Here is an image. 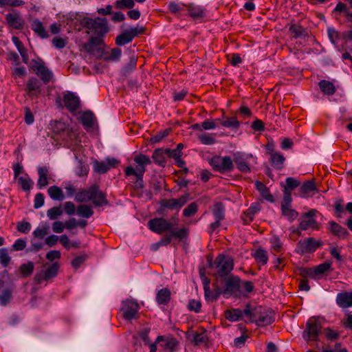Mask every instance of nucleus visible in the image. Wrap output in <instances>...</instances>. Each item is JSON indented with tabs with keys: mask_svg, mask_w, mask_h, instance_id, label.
Here are the masks:
<instances>
[{
	"mask_svg": "<svg viewBox=\"0 0 352 352\" xmlns=\"http://www.w3.org/2000/svg\"><path fill=\"white\" fill-rule=\"evenodd\" d=\"M137 164L135 168L132 166H127L124 170L125 175L129 177L133 175L136 177L134 183L135 188L142 189L144 188L143 175L146 172V166L151 164V160L148 155L139 154L133 159Z\"/></svg>",
	"mask_w": 352,
	"mask_h": 352,
	"instance_id": "f257e3e1",
	"label": "nucleus"
},
{
	"mask_svg": "<svg viewBox=\"0 0 352 352\" xmlns=\"http://www.w3.org/2000/svg\"><path fill=\"white\" fill-rule=\"evenodd\" d=\"M81 25L88 29L89 31L88 34L91 33L92 37L99 38L102 40L109 31L107 20L105 18L96 17L91 19L89 17H84L80 22Z\"/></svg>",
	"mask_w": 352,
	"mask_h": 352,
	"instance_id": "f03ea898",
	"label": "nucleus"
},
{
	"mask_svg": "<svg viewBox=\"0 0 352 352\" xmlns=\"http://www.w3.org/2000/svg\"><path fill=\"white\" fill-rule=\"evenodd\" d=\"M210 267L217 278H226L234 268V261L230 256L221 254L215 258Z\"/></svg>",
	"mask_w": 352,
	"mask_h": 352,
	"instance_id": "7ed1b4c3",
	"label": "nucleus"
},
{
	"mask_svg": "<svg viewBox=\"0 0 352 352\" xmlns=\"http://www.w3.org/2000/svg\"><path fill=\"white\" fill-rule=\"evenodd\" d=\"M23 63H25L41 78L45 85L49 83L52 79L53 72L49 69L41 59H32L29 60L28 55L23 50Z\"/></svg>",
	"mask_w": 352,
	"mask_h": 352,
	"instance_id": "20e7f679",
	"label": "nucleus"
},
{
	"mask_svg": "<svg viewBox=\"0 0 352 352\" xmlns=\"http://www.w3.org/2000/svg\"><path fill=\"white\" fill-rule=\"evenodd\" d=\"M324 320L320 317H311L306 323L302 333L303 338L307 341H318L319 336L322 332Z\"/></svg>",
	"mask_w": 352,
	"mask_h": 352,
	"instance_id": "39448f33",
	"label": "nucleus"
},
{
	"mask_svg": "<svg viewBox=\"0 0 352 352\" xmlns=\"http://www.w3.org/2000/svg\"><path fill=\"white\" fill-rule=\"evenodd\" d=\"M209 164L214 171L221 174L234 170L233 161L230 156L214 155L210 160Z\"/></svg>",
	"mask_w": 352,
	"mask_h": 352,
	"instance_id": "423d86ee",
	"label": "nucleus"
},
{
	"mask_svg": "<svg viewBox=\"0 0 352 352\" xmlns=\"http://www.w3.org/2000/svg\"><path fill=\"white\" fill-rule=\"evenodd\" d=\"M190 199V194L186 192L181 195L178 199H165L161 201L160 214L164 215V211L166 209L170 210H179L184 206L187 201Z\"/></svg>",
	"mask_w": 352,
	"mask_h": 352,
	"instance_id": "0eeeda50",
	"label": "nucleus"
},
{
	"mask_svg": "<svg viewBox=\"0 0 352 352\" xmlns=\"http://www.w3.org/2000/svg\"><path fill=\"white\" fill-rule=\"evenodd\" d=\"M225 318L230 322H236L242 320L243 316H254L253 306L248 303L245 305V309L241 310L238 308H232L224 311Z\"/></svg>",
	"mask_w": 352,
	"mask_h": 352,
	"instance_id": "6e6552de",
	"label": "nucleus"
},
{
	"mask_svg": "<svg viewBox=\"0 0 352 352\" xmlns=\"http://www.w3.org/2000/svg\"><path fill=\"white\" fill-rule=\"evenodd\" d=\"M318 212L315 209L310 210L308 212L303 214L300 217L299 226L302 230L311 228L313 230H319L320 225L316 221V215Z\"/></svg>",
	"mask_w": 352,
	"mask_h": 352,
	"instance_id": "1a4fd4ad",
	"label": "nucleus"
},
{
	"mask_svg": "<svg viewBox=\"0 0 352 352\" xmlns=\"http://www.w3.org/2000/svg\"><path fill=\"white\" fill-rule=\"evenodd\" d=\"M147 226L151 231L157 234H162L170 231L173 227L172 223L162 217H156L149 220L147 223Z\"/></svg>",
	"mask_w": 352,
	"mask_h": 352,
	"instance_id": "9d476101",
	"label": "nucleus"
},
{
	"mask_svg": "<svg viewBox=\"0 0 352 352\" xmlns=\"http://www.w3.org/2000/svg\"><path fill=\"white\" fill-rule=\"evenodd\" d=\"M140 309L139 304L133 300H126L122 302L121 311L125 319L131 320L138 318V311Z\"/></svg>",
	"mask_w": 352,
	"mask_h": 352,
	"instance_id": "9b49d317",
	"label": "nucleus"
},
{
	"mask_svg": "<svg viewBox=\"0 0 352 352\" xmlns=\"http://www.w3.org/2000/svg\"><path fill=\"white\" fill-rule=\"evenodd\" d=\"M6 60L11 63L12 76L16 80L22 78V66L20 57L15 52H10L6 54Z\"/></svg>",
	"mask_w": 352,
	"mask_h": 352,
	"instance_id": "f8f14e48",
	"label": "nucleus"
},
{
	"mask_svg": "<svg viewBox=\"0 0 352 352\" xmlns=\"http://www.w3.org/2000/svg\"><path fill=\"white\" fill-rule=\"evenodd\" d=\"M45 267V270L44 271L35 276V279L38 283H41L43 280H48L56 276L60 265L58 261H55L51 264L46 263Z\"/></svg>",
	"mask_w": 352,
	"mask_h": 352,
	"instance_id": "ddd939ff",
	"label": "nucleus"
},
{
	"mask_svg": "<svg viewBox=\"0 0 352 352\" xmlns=\"http://www.w3.org/2000/svg\"><path fill=\"white\" fill-rule=\"evenodd\" d=\"M143 32L144 29L142 28H138L137 27L131 28L128 31L124 32L116 36V44L118 46H123L128 44L131 43L135 36L142 34Z\"/></svg>",
	"mask_w": 352,
	"mask_h": 352,
	"instance_id": "4468645a",
	"label": "nucleus"
},
{
	"mask_svg": "<svg viewBox=\"0 0 352 352\" xmlns=\"http://www.w3.org/2000/svg\"><path fill=\"white\" fill-rule=\"evenodd\" d=\"M252 157L251 154H246L241 152H236L233 154V162L236 165L237 168L243 173L250 172L248 164L250 158Z\"/></svg>",
	"mask_w": 352,
	"mask_h": 352,
	"instance_id": "2eb2a0df",
	"label": "nucleus"
},
{
	"mask_svg": "<svg viewBox=\"0 0 352 352\" xmlns=\"http://www.w3.org/2000/svg\"><path fill=\"white\" fill-rule=\"evenodd\" d=\"M253 316H250L249 320L255 322L258 326H267L274 322V316L271 312H264L260 316L258 315L260 311L257 310V307H253Z\"/></svg>",
	"mask_w": 352,
	"mask_h": 352,
	"instance_id": "dca6fc26",
	"label": "nucleus"
},
{
	"mask_svg": "<svg viewBox=\"0 0 352 352\" xmlns=\"http://www.w3.org/2000/svg\"><path fill=\"white\" fill-rule=\"evenodd\" d=\"M241 290V279L236 276H230L226 279L222 294L224 296L232 295Z\"/></svg>",
	"mask_w": 352,
	"mask_h": 352,
	"instance_id": "f3484780",
	"label": "nucleus"
},
{
	"mask_svg": "<svg viewBox=\"0 0 352 352\" xmlns=\"http://www.w3.org/2000/svg\"><path fill=\"white\" fill-rule=\"evenodd\" d=\"M42 83L36 78H31L27 82L25 91L32 100L37 98L41 92Z\"/></svg>",
	"mask_w": 352,
	"mask_h": 352,
	"instance_id": "a211bd4d",
	"label": "nucleus"
},
{
	"mask_svg": "<svg viewBox=\"0 0 352 352\" xmlns=\"http://www.w3.org/2000/svg\"><path fill=\"white\" fill-rule=\"evenodd\" d=\"M7 25L13 30L22 29V17L21 12L16 9L12 8L10 12L6 15Z\"/></svg>",
	"mask_w": 352,
	"mask_h": 352,
	"instance_id": "6ab92c4d",
	"label": "nucleus"
},
{
	"mask_svg": "<svg viewBox=\"0 0 352 352\" xmlns=\"http://www.w3.org/2000/svg\"><path fill=\"white\" fill-rule=\"evenodd\" d=\"M57 132L61 133L62 139L66 142L71 144H77V137L76 133L72 129L67 127L64 123L59 122L58 124Z\"/></svg>",
	"mask_w": 352,
	"mask_h": 352,
	"instance_id": "aec40b11",
	"label": "nucleus"
},
{
	"mask_svg": "<svg viewBox=\"0 0 352 352\" xmlns=\"http://www.w3.org/2000/svg\"><path fill=\"white\" fill-rule=\"evenodd\" d=\"M65 108L71 113H74L80 107L79 98L72 92H67L63 96Z\"/></svg>",
	"mask_w": 352,
	"mask_h": 352,
	"instance_id": "412c9836",
	"label": "nucleus"
},
{
	"mask_svg": "<svg viewBox=\"0 0 352 352\" xmlns=\"http://www.w3.org/2000/svg\"><path fill=\"white\" fill-rule=\"evenodd\" d=\"M5 283L4 277L0 274V304L3 306L10 302L12 296L11 290Z\"/></svg>",
	"mask_w": 352,
	"mask_h": 352,
	"instance_id": "4be33fe9",
	"label": "nucleus"
},
{
	"mask_svg": "<svg viewBox=\"0 0 352 352\" xmlns=\"http://www.w3.org/2000/svg\"><path fill=\"white\" fill-rule=\"evenodd\" d=\"M336 303L341 308L352 307V292H342L337 294Z\"/></svg>",
	"mask_w": 352,
	"mask_h": 352,
	"instance_id": "5701e85b",
	"label": "nucleus"
},
{
	"mask_svg": "<svg viewBox=\"0 0 352 352\" xmlns=\"http://www.w3.org/2000/svg\"><path fill=\"white\" fill-rule=\"evenodd\" d=\"M95 185L91 186L88 189H82L76 194L75 199L76 201L82 203L91 201L94 199V195L96 192Z\"/></svg>",
	"mask_w": 352,
	"mask_h": 352,
	"instance_id": "b1692460",
	"label": "nucleus"
},
{
	"mask_svg": "<svg viewBox=\"0 0 352 352\" xmlns=\"http://www.w3.org/2000/svg\"><path fill=\"white\" fill-rule=\"evenodd\" d=\"M38 178L37 180V186L38 189H42L49 184L48 179L50 177V171L47 167L41 166L38 168Z\"/></svg>",
	"mask_w": 352,
	"mask_h": 352,
	"instance_id": "393cba45",
	"label": "nucleus"
},
{
	"mask_svg": "<svg viewBox=\"0 0 352 352\" xmlns=\"http://www.w3.org/2000/svg\"><path fill=\"white\" fill-rule=\"evenodd\" d=\"M96 192L94 195V199L91 200L95 206L100 207L109 204V201L106 197L104 192L100 190L99 186L95 184Z\"/></svg>",
	"mask_w": 352,
	"mask_h": 352,
	"instance_id": "a878e982",
	"label": "nucleus"
},
{
	"mask_svg": "<svg viewBox=\"0 0 352 352\" xmlns=\"http://www.w3.org/2000/svg\"><path fill=\"white\" fill-rule=\"evenodd\" d=\"M31 28L34 33L41 38H47L49 34L43 23L37 19H34L31 23Z\"/></svg>",
	"mask_w": 352,
	"mask_h": 352,
	"instance_id": "bb28decb",
	"label": "nucleus"
},
{
	"mask_svg": "<svg viewBox=\"0 0 352 352\" xmlns=\"http://www.w3.org/2000/svg\"><path fill=\"white\" fill-rule=\"evenodd\" d=\"M329 224L330 230L334 235L337 236L340 239L344 240L346 239L349 234L346 228L334 221H331Z\"/></svg>",
	"mask_w": 352,
	"mask_h": 352,
	"instance_id": "cd10ccee",
	"label": "nucleus"
},
{
	"mask_svg": "<svg viewBox=\"0 0 352 352\" xmlns=\"http://www.w3.org/2000/svg\"><path fill=\"white\" fill-rule=\"evenodd\" d=\"M170 291L168 288L160 289L156 295V301L159 305H166L170 300Z\"/></svg>",
	"mask_w": 352,
	"mask_h": 352,
	"instance_id": "c85d7f7f",
	"label": "nucleus"
},
{
	"mask_svg": "<svg viewBox=\"0 0 352 352\" xmlns=\"http://www.w3.org/2000/svg\"><path fill=\"white\" fill-rule=\"evenodd\" d=\"M285 160V158L283 155L279 153H271L270 162L271 163L272 166L276 170H280L283 168Z\"/></svg>",
	"mask_w": 352,
	"mask_h": 352,
	"instance_id": "c756f323",
	"label": "nucleus"
},
{
	"mask_svg": "<svg viewBox=\"0 0 352 352\" xmlns=\"http://www.w3.org/2000/svg\"><path fill=\"white\" fill-rule=\"evenodd\" d=\"M252 256L259 265H265L268 261V255L267 251L258 248L252 252Z\"/></svg>",
	"mask_w": 352,
	"mask_h": 352,
	"instance_id": "7c9ffc66",
	"label": "nucleus"
},
{
	"mask_svg": "<svg viewBox=\"0 0 352 352\" xmlns=\"http://www.w3.org/2000/svg\"><path fill=\"white\" fill-rule=\"evenodd\" d=\"M318 85L321 91L325 95L331 96L336 91L335 85L329 80H322L318 82Z\"/></svg>",
	"mask_w": 352,
	"mask_h": 352,
	"instance_id": "2f4dec72",
	"label": "nucleus"
},
{
	"mask_svg": "<svg viewBox=\"0 0 352 352\" xmlns=\"http://www.w3.org/2000/svg\"><path fill=\"white\" fill-rule=\"evenodd\" d=\"M47 193L50 198L55 201H63L65 195L62 189L56 186H52L47 189Z\"/></svg>",
	"mask_w": 352,
	"mask_h": 352,
	"instance_id": "473e14b6",
	"label": "nucleus"
},
{
	"mask_svg": "<svg viewBox=\"0 0 352 352\" xmlns=\"http://www.w3.org/2000/svg\"><path fill=\"white\" fill-rule=\"evenodd\" d=\"M94 120V115L91 111H85L80 116V122L85 128L93 127Z\"/></svg>",
	"mask_w": 352,
	"mask_h": 352,
	"instance_id": "72a5a7b5",
	"label": "nucleus"
},
{
	"mask_svg": "<svg viewBox=\"0 0 352 352\" xmlns=\"http://www.w3.org/2000/svg\"><path fill=\"white\" fill-rule=\"evenodd\" d=\"M321 243H300L298 247L296 252L301 254L311 253L315 252Z\"/></svg>",
	"mask_w": 352,
	"mask_h": 352,
	"instance_id": "f704fd0d",
	"label": "nucleus"
},
{
	"mask_svg": "<svg viewBox=\"0 0 352 352\" xmlns=\"http://www.w3.org/2000/svg\"><path fill=\"white\" fill-rule=\"evenodd\" d=\"M165 155H166V149H155L153 153L152 158L157 164L164 166L166 162Z\"/></svg>",
	"mask_w": 352,
	"mask_h": 352,
	"instance_id": "c9c22d12",
	"label": "nucleus"
},
{
	"mask_svg": "<svg viewBox=\"0 0 352 352\" xmlns=\"http://www.w3.org/2000/svg\"><path fill=\"white\" fill-rule=\"evenodd\" d=\"M223 118H224L223 116ZM220 124L231 129H238L240 127V122L236 117H226L223 121H221Z\"/></svg>",
	"mask_w": 352,
	"mask_h": 352,
	"instance_id": "e433bc0d",
	"label": "nucleus"
},
{
	"mask_svg": "<svg viewBox=\"0 0 352 352\" xmlns=\"http://www.w3.org/2000/svg\"><path fill=\"white\" fill-rule=\"evenodd\" d=\"M103 43L102 40H100L99 38L91 36L88 42L83 44V48L88 53H92L94 51V46L100 45Z\"/></svg>",
	"mask_w": 352,
	"mask_h": 352,
	"instance_id": "4c0bfd02",
	"label": "nucleus"
},
{
	"mask_svg": "<svg viewBox=\"0 0 352 352\" xmlns=\"http://www.w3.org/2000/svg\"><path fill=\"white\" fill-rule=\"evenodd\" d=\"M289 32L292 33L293 36L296 38L306 36L307 32L306 30L299 24H293L289 28Z\"/></svg>",
	"mask_w": 352,
	"mask_h": 352,
	"instance_id": "58836bf2",
	"label": "nucleus"
},
{
	"mask_svg": "<svg viewBox=\"0 0 352 352\" xmlns=\"http://www.w3.org/2000/svg\"><path fill=\"white\" fill-rule=\"evenodd\" d=\"M189 15L193 18H201L204 16V10L197 6L193 4L186 5Z\"/></svg>",
	"mask_w": 352,
	"mask_h": 352,
	"instance_id": "ea45409f",
	"label": "nucleus"
},
{
	"mask_svg": "<svg viewBox=\"0 0 352 352\" xmlns=\"http://www.w3.org/2000/svg\"><path fill=\"white\" fill-rule=\"evenodd\" d=\"M77 214L83 218H89L94 214L91 207L87 205H80L76 208Z\"/></svg>",
	"mask_w": 352,
	"mask_h": 352,
	"instance_id": "a19ab883",
	"label": "nucleus"
},
{
	"mask_svg": "<svg viewBox=\"0 0 352 352\" xmlns=\"http://www.w3.org/2000/svg\"><path fill=\"white\" fill-rule=\"evenodd\" d=\"M332 262L326 261L325 262L314 267V274L316 276L324 274L325 272L331 270Z\"/></svg>",
	"mask_w": 352,
	"mask_h": 352,
	"instance_id": "79ce46f5",
	"label": "nucleus"
},
{
	"mask_svg": "<svg viewBox=\"0 0 352 352\" xmlns=\"http://www.w3.org/2000/svg\"><path fill=\"white\" fill-rule=\"evenodd\" d=\"M89 166L82 159L78 160L77 166L75 168V173L78 177L87 176L89 173Z\"/></svg>",
	"mask_w": 352,
	"mask_h": 352,
	"instance_id": "37998d69",
	"label": "nucleus"
},
{
	"mask_svg": "<svg viewBox=\"0 0 352 352\" xmlns=\"http://www.w3.org/2000/svg\"><path fill=\"white\" fill-rule=\"evenodd\" d=\"M212 213L215 220L222 221L225 217V208L221 202L215 204Z\"/></svg>",
	"mask_w": 352,
	"mask_h": 352,
	"instance_id": "c03bdc74",
	"label": "nucleus"
},
{
	"mask_svg": "<svg viewBox=\"0 0 352 352\" xmlns=\"http://www.w3.org/2000/svg\"><path fill=\"white\" fill-rule=\"evenodd\" d=\"M300 185V182L299 180L291 177H287L283 190L292 192L293 190L298 187Z\"/></svg>",
	"mask_w": 352,
	"mask_h": 352,
	"instance_id": "a18cd8bd",
	"label": "nucleus"
},
{
	"mask_svg": "<svg viewBox=\"0 0 352 352\" xmlns=\"http://www.w3.org/2000/svg\"><path fill=\"white\" fill-rule=\"evenodd\" d=\"M198 211V204L196 202H192L186 207L182 212L185 217H190Z\"/></svg>",
	"mask_w": 352,
	"mask_h": 352,
	"instance_id": "49530a36",
	"label": "nucleus"
},
{
	"mask_svg": "<svg viewBox=\"0 0 352 352\" xmlns=\"http://www.w3.org/2000/svg\"><path fill=\"white\" fill-rule=\"evenodd\" d=\"M94 170L98 174H104L109 169L107 166L105 161L95 160L93 164Z\"/></svg>",
	"mask_w": 352,
	"mask_h": 352,
	"instance_id": "de8ad7c7",
	"label": "nucleus"
},
{
	"mask_svg": "<svg viewBox=\"0 0 352 352\" xmlns=\"http://www.w3.org/2000/svg\"><path fill=\"white\" fill-rule=\"evenodd\" d=\"M281 211L283 215L289 221L296 219L298 216V213L295 210L290 208V206L281 207Z\"/></svg>",
	"mask_w": 352,
	"mask_h": 352,
	"instance_id": "09e8293b",
	"label": "nucleus"
},
{
	"mask_svg": "<svg viewBox=\"0 0 352 352\" xmlns=\"http://www.w3.org/2000/svg\"><path fill=\"white\" fill-rule=\"evenodd\" d=\"M13 169L14 173L15 183L17 184L19 188H22V176H20L22 166L20 163H16L13 165Z\"/></svg>",
	"mask_w": 352,
	"mask_h": 352,
	"instance_id": "8fccbe9b",
	"label": "nucleus"
},
{
	"mask_svg": "<svg viewBox=\"0 0 352 352\" xmlns=\"http://www.w3.org/2000/svg\"><path fill=\"white\" fill-rule=\"evenodd\" d=\"M322 332L324 333L326 338L331 342L338 340L340 337V333L338 331H334L329 327L324 328Z\"/></svg>",
	"mask_w": 352,
	"mask_h": 352,
	"instance_id": "3c124183",
	"label": "nucleus"
},
{
	"mask_svg": "<svg viewBox=\"0 0 352 352\" xmlns=\"http://www.w3.org/2000/svg\"><path fill=\"white\" fill-rule=\"evenodd\" d=\"M316 189L315 184L313 181H307L302 184L300 188L301 195H305Z\"/></svg>",
	"mask_w": 352,
	"mask_h": 352,
	"instance_id": "603ef678",
	"label": "nucleus"
},
{
	"mask_svg": "<svg viewBox=\"0 0 352 352\" xmlns=\"http://www.w3.org/2000/svg\"><path fill=\"white\" fill-rule=\"evenodd\" d=\"M87 259V255L85 254H80L76 256L72 261V266L75 270L78 269L82 264Z\"/></svg>",
	"mask_w": 352,
	"mask_h": 352,
	"instance_id": "864d4df0",
	"label": "nucleus"
},
{
	"mask_svg": "<svg viewBox=\"0 0 352 352\" xmlns=\"http://www.w3.org/2000/svg\"><path fill=\"white\" fill-rule=\"evenodd\" d=\"M170 130L166 129L164 131L157 132L155 135L151 138V142L155 144L161 142L164 138L168 136Z\"/></svg>",
	"mask_w": 352,
	"mask_h": 352,
	"instance_id": "5fc2aeb1",
	"label": "nucleus"
},
{
	"mask_svg": "<svg viewBox=\"0 0 352 352\" xmlns=\"http://www.w3.org/2000/svg\"><path fill=\"white\" fill-rule=\"evenodd\" d=\"M63 214V210L60 206H54L49 209L47 212V216L51 220L56 219L59 216Z\"/></svg>",
	"mask_w": 352,
	"mask_h": 352,
	"instance_id": "6e6d98bb",
	"label": "nucleus"
},
{
	"mask_svg": "<svg viewBox=\"0 0 352 352\" xmlns=\"http://www.w3.org/2000/svg\"><path fill=\"white\" fill-rule=\"evenodd\" d=\"M177 341L175 338L168 339L166 340L163 347L165 352H174L177 346Z\"/></svg>",
	"mask_w": 352,
	"mask_h": 352,
	"instance_id": "4d7b16f0",
	"label": "nucleus"
},
{
	"mask_svg": "<svg viewBox=\"0 0 352 352\" xmlns=\"http://www.w3.org/2000/svg\"><path fill=\"white\" fill-rule=\"evenodd\" d=\"M135 5L133 0H116L115 6L118 9L132 8Z\"/></svg>",
	"mask_w": 352,
	"mask_h": 352,
	"instance_id": "13d9d810",
	"label": "nucleus"
},
{
	"mask_svg": "<svg viewBox=\"0 0 352 352\" xmlns=\"http://www.w3.org/2000/svg\"><path fill=\"white\" fill-rule=\"evenodd\" d=\"M254 286L252 281L245 280L243 282L241 281V290L239 291V293H251L254 290Z\"/></svg>",
	"mask_w": 352,
	"mask_h": 352,
	"instance_id": "bf43d9fd",
	"label": "nucleus"
},
{
	"mask_svg": "<svg viewBox=\"0 0 352 352\" xmlns=\"http://www.w3.org/2000/svg\"><path fill=\"white\" fill-rule=\"evenodd\" d=\"M201 301L195 299L189 300L188 304V309L191 311L199 313L201 311Z\"/></svg>",
	"mask_w": 352,
	"mask_h": 352,
	"instance_id": "052dcab7",
	"label": "nucleus"
},
{
	"mask_svg": "<svg viewBox=\"0 0 352 352\" xmlns=\"http://www.w3.org/2000/svg\"><path fill=\"white\" fill-rule=\"evenodd\" d=\"M22 6V0H0V8L10 6L12 8Z\"/></svg>",
	"mask_w": 352,
	"mask_h": 352,
	"instance_id": "680f3d73",
	"label": "nucleus"
},
{
	"mask_svg": "<svg viewBox=\"0 0 352 352\" xmlns=\"http://www.w3.org/2000/svg\"><path fill=\"white\" fill-rule=\"evenodd\" d=\"M122 55V50L118 47H114L111 50L110 55L106 58L107 60L118 61Z\"/></svg>",
	"mask_w": 352,
	"mask_h": 352,
	"instance_id": "e2e57ef3",
	"label": "nucleus"
},
{
	"mask_svg": "<svg viewBox=\"0 0 352 352\" xmlns=\"http://www.w3.org/2000/svg\"><path fill=\"white\" fill-rule=\"evenodd\" d=\"M182 6H186L184 3L179 4L175 1H170L168 4L170 12L173 14H177L183 10Z\"/></svg>",
	"mask_w": 352,
	"mask_h": 352,
	"instance_id": "0e129e2a",
	"label": "nucleus"
},
{
	"mask_svg": "<svg viewBox=\"0 0 352 352\" xmlns=\"http://www.w3.org/2000/svg\"><path fill=\"white\" fill-rule=\"evenodd\" d=\"M10 261L8 250L5 248L0 249V263L3 267H7Z\"/></svg>",
	"mask_w": 352,
	"mask_h": 352,
	"instance_id": "69168bd1",
	"label": "nucleus"
},
{
	"mask_svg": "<svg viewBox=\"0 0 352 352\" xmlns=\"http://www.w3.org/2000/svg\"><path fill=\"white\" fill-rule=\"evenodd\" d=\"M204 296L206 300H215L218 298L217 294H214L210 289L208 283H205L204 286Z\"/></svg>",
	"mask_w": 352,
	"mask_h": 352,
	"instance_id": "338daca9",
	"label": "nucleus"
},
{
	"mask_svg": "<svg viewBox=\"0 0 352 352\" xmlns=\"http://www.w3.org/2000/svg\"><path fill=\"white\" fill-rule=\"evenodd\" d=\"M322 352H348L346 348L343 347L340 342L335 344L333 348L327 347L324 349Z\"/></svg>",
	"mask_w": 352,
	"mask_h": 352,
	"instance_id": "774afa93",
	"label": "nucleus"
}]
</instances>
